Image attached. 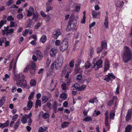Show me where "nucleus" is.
Returning a JSON list of instances; mask_svg holds the SVG:
<instances>
[{"instance_id": "nucleus-1", "label": "nucleus", "mask_w": 132, "mask_h": 132, "mask_svg": "<svg viewBox=\"0 0 132 132\" xmlns=\"http://www.w3.org/2000/svg\"><path fill=\"white\" fill-rule=\"evenodd\" d=\"M78 18V16H75L74 14H72L71 15L69 24L67 26V30H70L75 28L77 24V20Z\"/></svg>"}, {"instance_id": "nucleus-2", "label": "nucleus", "mask_w": 132, "mask_h": 132, "mask_svg": "<svg viewBox=\"0 0 132 132\" xmlns=\"http://www.w3.org/2000/svg\"><path fill=\"white\" fill-rule=\"evenodd\" d=\"M123 50L124 53H123L122 58L123 61L126 63L131 59L132 55L130 49L128 46H125Z\"/></svg>"}, {"instance_id": "nucleus-3", "label": "nucleus", "mask_w": 132, "mask_h": 132, "mask_svg": "<svg viewBox=\"0 0 132 132\" xmlns=\"http://www.w3.org/2000/svg\"><path fill=\"white\" fill-rule=\"evenodd\" d=\"M24 78L25 76L22 73L19 74H15V73L13 78L14 80L16 81L17 85H20V83H19L20 80L22 79H24Z\"/></svg>"}, {"instance_id": "nucleus-4", "label": "nucleus", "mask_w": 132, "mask_h": 132, "mask_svg": "<svg viewBox=\"0 0 132 132\" xmlns=\"http://www.w3.org/2000/svg\"><path fill=\"white\" fill-rule=\"evenodd\" d=\"M69 43L67 39H64L61 41V43L59 46L60 50L62 52L66 51L68 48Z\"/></svg>"}, {"instance_id": "nucleus-5", "label": "nucleus", "mask_w": 132, "mask_h": 132, "mask_svg": "<svg viewBox=\"0 0 132 132\" xmlns=\"http://www.w3.org/2000/svg\"><path fill=\"white\" fill-rule=\"evenodd\" d=\"M62 65L60 63L55 61L51 65V68L53 70H59L61 68Z\"/></svg>"}, {"instance_id": "nucleus-6", "label": "nucleus", "mask_w": 132, "mask_h": 132, "mask_svg": "<svg viewBox=\"0 0 132 132\" xmlns=\"http://www.w3.org/2000/svg\"><path fill=\"white\" fill-rule=\"evenodd\" d=\"M24 79H21L20 80L19 83H20V85H17L18 87L20 86L22 88H29L30 87L29 85H27L26 81L24 80Z\"/></svg>"}, {"instance_id": "nucleus-7", "label": "nucleus", "mask_w": 132, "mask_h": 132, "mask_svg": "<svg viewBox=\"0 0 132 132\" xmlns=\"http://www.w3.org/2000/svg\"><path fill=\"white\" fill-rule=\"evenodd\" d=\"M115 78V76L113 75V74L110 73H108V75H106L105 77L103 78L104 80L108 82L110 80L111 78L114 79Z\"/></svg>"}, {"instance_id": "nucleus-8", "label": "nucleus", "mask_w": 132, "mask_h": 132, "mask_svg": "<svg viewBox=\"0 0 132 132\" xmlns=\"http://www.w3.org/2000/svg\"><path fill=\"white\" fill-rule=\"evenodd\" d=\"M102 62L101 60H99L96 62V64H95V63H94V65L93 67V68H95V70L98 69L99 68L102 67Z\"/></svg>"}, {"instance_id": "nucleus-9", "label": "nucleus", "mask_w": 132, "mask_h": 132, "mask_svg": "<svg viewBox=\"0 0 132 132\" xmlns=\"http://www.w3.org/2000/svg\"><path fill=\"white\" fill-rule=\"evenodd\" d=\"M105 124L106 127V129L109 130L110 129V125L108 123V119L109 118L108 112L106 111L105 113Z\"/></svg>"}, {"instance_id": "nucleus-10", "label": "nucleus", "mask_w": 132, "mask_h": 132, "mask_svg": "<svg viewBox=\"0 0 132 132\" xmlns=\"http://www.w3.org/2000/svg\"><path fill=\"white\" fill-rule=\"evenodd\" d=\"M58 51L57 49L54 48H52L50 52V54L51 57H55L56 54L57 53Z\"/></svg>"}, {"instance_id": "nucleus-11", "label": "nucleus", "mask_w": 132, "mask_h": 132, "mask_svg": "<svg viewBox=\"0 0 132 132\" xmlns=\"http://www.w3.org/2000/svg\"><path fill=\"white\" fill-rule=\"evenodd\" d=\"M35 10L34 8L31 7H30L29 9L27 10V16H31L32 15L35 13Z\"/></svg>"}, {"instance_id": "nucleus-12", "label": "nucleus", "mask_w": 132, "mask_h": 132, "mask_svg": "<svg viewBox=\"0 0 132 132\" xmlns=\"http://www.w3.org/2000/svg\"><path fill=\"white\" fill-rule=\"evenodd\" d=\"M61 34L60 30H55L53 32V37L55 39H57Z\"/></svg>"}, {"instance_id": "nucleus-13", "label": "nucleus", "mask_w": 132, "mask_h": 132, "mask_svg": "<svg viewBox=\"0 0 132 132\" xmlns=\"http://www.w3.org/2000/svg\"><path fill=\"white\" fill-rule=\"evenodd\" d=\"M10 27L7 26V27H4V30L6 32V34L7 35L9 34H12L14 32V29H9Z\"/></svg>"}, {"instance_id": "nucleus-14", "label": "nucleus", "mask_w": 132, "mask_h": 132, "mask_svg": "<svg viewBox=\"0 0 132 132\" xmlns=\"http://www.w3.org/2000/svg\"><path fill=\"white\" fill-rule=\"evenodd\" d=\"M35 54L39 60H41L43 57L42 53L39 50H37L35 52Z\"/></svg>"}, {"instance_id": "nucleus-15", "label": "nucleus", "mask_w": 132, "mask_h": 132, "mask_svg": "<svg viewBox=\"0 0 132 132\" xmlns=\"http://www.w3.org/2000/svg\"><path fill=\"white\" fill-rule=\"evenodd\" d=\"M123 4V1H118L116 2L115 5L116 6V9L119 10V8L121 7L122 6Z\"/></svg>"}, {"instance_id": "nucleus-16", "label": "nucleus", "mask_w": 132, "mask_h": 132, "mask_svg": "<svg viewBox=\"0 0 132 132\" xmlns=\"http://www.w3.org/2000/svg\"><path fill=\"white\" fill-rule=\"evenodd\" d=\"M131 114V109H129L127 114L126 120L127 121H129L130 119Z\"/></svg>"}, {"instance_id": "nucleus-17", "label": "nucleus", "mask_w": 132, "mask_h": 132, "mask_svg": "<svg viewBox=\"0 0 132 132\" xmlns=\"http://www.w3.org/2000/svg\"><path fill=\"white\" fill-rule=\"evenodd\" d=\"M63 60V56L61 55H59L58 56L56 60L55 61L58 63H60L62 65Z\"/></svg>"}, {"instance_id": "nucleus-18", "label": "nucleus", "mask_w": 132, "mask_h": 132, "mask_svg": "<svg viewBox=\"0 0 132 132\" xmlns=\"http://www.w3.org/2000/svg\"><path fill=\"white\" fill-rule=\"evenodd\" d=\"M9 121L7 120L6 122L4 123H0V128L2 129L4 127H7L9 125Z\"/></svg>"}, {"instance_id": "nucleus-19", "label": "nucleus", "mask_w": 132, "mask_h": 132, "mask_svg": "<svg viewBox=\"0 0 132 132\" xmlns=\"http://www.w3.org/2000/svg\"><path fill=\"white\" fill-rule=\"evenodd\" d=\"M110 67V65L108 62L107 59H106L105 60L104 63V71H105L109 69Z\"/></svg>"}, {"instance_id": "nucleus-20", "label": "nucleus", "mask_w": 132, "mask_h": 132, "mask_svg": "<svg viewBox=\"0 0 132 132\" xmlns=\"http://www.w3.org/2000/svg\"><path fill=\"white\" fill-rule=\"evenodd\" d=\"M108 19V16H105L104 20V24L105 27V28H108L109 27Z\"/></svg>"}, {"instance_id": "nucleus-21", "label": "nucleus", "mask_w": 132, "mask_h": 132, "mask_svg": "<svg viewBox=\"0 0 132 132\" xmlns=\"http://www.w3.org/2000/svg\"><path fill=\"white\" fill-rule=\"evenodd\" d=\"M47 39L46 36L45 35H43L42 36L40 39V42L43 43H44Z\"/></svg>"}, {"instance_id": "nucleus-22", "label": "nucleus", "mask_w": 132, "mask_h": 132, "mask_svg": "<svg viewBox=\"0 0 132 132\" xmlns=\"http://www.w3.org/2000/svg\"><path fill=\"white\" fill-rule=\"evenodd\" d=\"M80 86V85L77 83H76L74 85L72 86L71 89L72 90L78 89H78L79 88Z\"/></svg>"}, {"instance_id": "nucleus-23", "label": "nucleus", "mask_w": 132, "mask_h": 132, "mask_svg": "<svg viewBox=\"0 0 132 132\" xmlns=\"http://www.w3.org/2000/svg\"><path fill=\"white\" fill-rule=\"evenodd\" d=\"M80 4H78L77 6L75 7L73 11L75 12H79L80 9Z\"/></svg>"}, {"instance_id": "nucleus-24", "label": "nucleus", "mask_w": 132, "mask_h": 132, "mask_svg": "<svg viewBox=\"0 0 132 132\" xmlns=\"http://www.w3.org/2000/svg\"><path fill=\"white\" fill-rule=\"evenodd\" d=\"M132 128V126L131 125H128L126 127L125 132H130Z\"/></svg>"}, {"instance_id": "nucleus-25", "label": "nucleus", "mask_w": 132, "mask_h": 132, "mask_svg": "<svg viewBox=\"0 0 132 132\" xmlns=\"http://www.w3.org/2000/svg\"><path fill=\"white\" fill-rule=\"evenodd\" d=\"M67 96L68 95L66 93H62L60 95V97L64 100H65Z\"/></svg>"}, {"instance_id": "nucleus-26", "label": "nucleus", "mask_w": 132, "mask_h": 132, "mask_svg": "<svg viewBox=\"0 0 132 132\" xmlns=\"http://www.w3.org/2000/svg\"><path fill=\"white\" fill-rule=\"evenodd\" d=\"M100 14V12L97 13V12L94 10H92V15L93 18H96L97 15Z\"/></svg>"}, {"instance_id": "nucleus-27", "label": "nucleus", "mask_w": 132, "mask_h": 132, "mask_svg": "<svg viewBox=\"0 0 132 132\" xmlns=\"http://www.w3.org/2000/svg\"><path fill=\"white\" fill-rule=\"evenodd\" d=\"M33 105L32 102L31 101H29L27 104V107L28 108L27 109L28 110H30L31 109Z\"/></svg>"}, {"instance_id": "nucleus-28", "label": "nucleus", "mask_w": 132, "mask_h": 132, "mask_svg": "<svg viewBox=\"0 0 132 132\" xmlns=\"http://www.w3.org/2000/svg\"><path fill=\"white\" fill-rule=\"evenodd\" d=\"M5 97H2L0 100V107L2 106L4 104L5 101Z\"/></svg>"}, {"instance_id": "nucleus-29", "label": "nucleus", "mask_w": 132, "mask_h": 132, "mask_svg": "<svg viewBox=\"0 0 132 132\" xmlns=\"http://www.w3.org/2000/svg\"><path fill=\"white\" fill-rule=\"evenodd\" d=\"M92 119L91 117L90 116H87L84 118L82 120L83 121H84L85 122H87L90 121H92Z\"/></svg>"}, {"instance_id": "nucleus-30", "label": "nucleus", "mask_w": 132, "mask_h": 132, "mask_svg": "<svg viewBox=\"0 0 132 132\" xmlns=\"http://www.w3.org/2000/svg\"><path fill=\"white\" fill-rule=\"evenodd\" d=\"M91 65L90 62L89 61H87L85 62L84 66L85 69H87L89 68Z\"/></svg>"}, {"instance_id": "nucleus-31", "label": "nucleus", "mask_w": 132, "mask_h": 132, "mask_svg": "<svg viewBox=\"0 0 132 132\" xmlns=\"http://www.w3.org/2000/svg\"><path fill=\"white\" fill-rule=\"evenodd\" d=\"M70 124L69 122H64L61 125V127L62 128L66 127Z\"/></svg>"}, {"instance_id": "nucleus-32", "label": "nucleus", "mask_w": 132, "mask_h": 132, "mask_svg": "<svg viewBox=\"0 0 132 132\" xmlns=\"http://www.w3.org/2000/svg\"><path fill=\"white\" fill-rule=\"evenodd\" d=\"M102 48H107V43L105 41H103L101 43V47Z\"/></svg>"}, {"instance_id": "nucleus-33", "label": "nucleus", "mask_w": 132, "mask_h": 132, "mask_svg": "<svg viewBox=\"0 0 132 132\" xmlns=\"http://www.w3.org/2000/svg\"><path fill=\"white\" fill-rule=\"evenodd\" d=\"M69 71L67 72L65 76V78L68 79L69 76V74L72 71V69L71 68H69Z\"/></svg>"}, {"instance_id": "nucleus-34", "label": "nucleus", "mask_w": 132, "mask_h": 132, "mask_svg": "<svg viewBox=\"0 0 132 132\" xmlns=\"http://www.w3.org/2000/svg\"><path fill=\"white\" fill-rule=\"evenodd\" d=\"M61 43V41L60 40L57 39L56 40L55 42V44L56 46H60V45Z\"/></svg>"}, {"instance_id": "nucleus-35", "label": "nucleus", "mask_w": 132, "mask_h": 132, "mask_svg": "<svg viewBox=\"0 0 132 132\" xmlns=\"http://www.w3.org/2000/svg\"><path fill=\"white\" fill-rule=\"evenodd\" d=\"M75 61V60L73 59L71 60L69 63V65L71 68H72L74 67Z\"/></svg>"}, {"instance_id": "nucleus-36", "label": "nucleus", "mask_w": 132, "mask_h": 132, "mask_svg": "<svg viewBox=\"0 0 132 132\" xmlns=\"http://www.w3.org/2000/svg\"><path fill=\"white\" fill-rule=\"evenodd\" d=\"M6 20H2L0 21V28L4 24L6 23Z\"/></svg>"}, {"instance_id": "nucleus-37", "label": "nucleus", "mask_w": 132, "mask_h": 132, "mask_svg": "<svg viewBox=\"0 0 132 132\" xmlns=\"http://www.w3.org/2000/svg\"><path fill=\"white\" fill-rule=\"evenodd\" d=\"M48 100V97L45 96H42V100L43 102H45L47 101Z\"/></svg>"}, {"instance_id": "nucleus-38", "label": "nucleus", "mask_w": 132, "mask_h": 132, "mask_svg": "<svg viewBox=\"0 0 132 132\" xmlns=\"http://www.w3.org/2000/svg\"><path fill=\"white\" fill-rule=\"evenodd\" d=\"M100 113V111H97L96 110H95L93 113V116L94 117H96Z\"/></svg>"}, {"instance_id": "nucleus-39", "label": "nucleus", "mask_w": 132, "mask_h": 132, "mask_svg": "<svg viewBox=\"0 0 132 132\" xmlns=\"http://www.w3.org/2000/svg\"><path fill=\"white\" fill-rule=\"evenodd\" d=\"M21 121L23 123H25L27 122L26 118L24 116H23L21 118Z\"/></svg>"}, {"instance_id": "nucleus-40", "label": "nucleus", "mask_w": 132, "mask_h": 132, "mask_svg": "<svg viewBox=\"0 0 132 132\" xmlns=\"http://www.w3.org/2000/svg\"><path fill=\"white\" fill-rule=\"evenodd\" d=\"M61 87L62 89L63 90L69 89L68 87H67L66 84L63 83L61 85Z\"/></svg>"}, {"instance_id": "nucleus-41", "label": "nucleus", "mask_w": 132, "mask_h": 132, "mask_svg": "<svg viewBox=\"0 0 132 132\" xmlns=\"http://www.w3.org/2000/svg\"><path fill=\"white\" fill-rule=\"evenodd\" d=\"M97 101V99L96 98H91L89 100V102L93 103L94 102H95L96 101Z\"/></svg>"}, {"instance_id": "nucleus-42", "label": "nucleus", "mask_w": 132, "mask_h": 132, "mask_svg": "<svg viewBox=\"0 0 132 132\" xmlns=\"http://www.w3.org/2000/svg\"><path fill=\"white\" fill-rule=\"evenodd\" d=\"M49 114L47 113H45L43 115V117L45 119L49 117Z\"/></svg>"}, {"instance_id": "nucleus-43", "label": "nucleus", "mask_w": 132, "mask_h": 132, "mask_svg": "<svg viewBox=\"0 0 132 132\" xmlns=\"http://www.w3.org/2000/svg\"><path fill=\"white\" fill-rule=\"evenodd\" d=\"M82 78V76L81 74L78 75L76 77V79L78 80H80Z\"/></svg>"}, {"instance_id": "nucleus-44", "label": "nucleus", "mask_w": 132, "mask_h": 132, "mask_svg": "<svg viewBox=\"0 0 132 132\" xmlns=\"http://www.w3.org/2000/svg\"><path fill=\"white\" fill-rule=\"evenodd\" d=\"M33 17L32 19H34L35 21H37L38 20V15L37 14H34Z\"/></svg>"}, {"instance_id": "nucleus-45", "label": "nucleus", "mask_w": 132, "mask_h": 132, "mask_svg": "<svg viewBox=\"0 0 132 132\" xmlns=\"http://www.w3.org/2000/svg\"><path fill=\"white\" fill-rule=\"evenodd\" d=\"M5 77L3 78V80L5 81H7V79L9 78L10 77V76L8 74H6L5 75Z\"/></svg>"}, {"instance_id": "nucleus-46", "label": "nucleus", "mask_w": 132, "mask_h": 132, "mask_svg": "<svg viewBox=\"0 0 132 132\" xmlns=\"http://www.w3.org/2000/svg\"><path fill=\"white\" fill-rule=\"evenodd\" d=\"M103 49L102 47H97L96 49L97 53H100L103 50Z\"/></svg>"}, {"instance_id": "nucleus-47", "label": "nucleus", "mask_w": 132, "mask_h": 132, "mask_svg": "<svg viewBox=\"0 0 132 132\" xmlns=\"http://www.w3.org/2000/svg\"><path fill=\"white\" fill-rule=\"evenodd\" d=\"M115 116V113L114 112H112L110 113V118L111 119H113Z\"/></svg>"}, {"instance_id": "nucleus-48", "label": "nucleus", "mask_w": 132, "mask_h": 132, "mask_svg": "<svg viewBox=\"0 0 132 132\" xmlns=\"http://www.w3.org/2000/svg\"><path fill=\"white\" fill-rule=\"evenodd\" d=\"M14 3L13 0H9L8 1L7 3V5L9 6L10 5Z\"/></svg>"}, {"instance_id": "nucleus-49", "label": "nucleus", "mask_w": 132, "mask_h": 132, "mask_svg": "<svg viewBox=\"0 0 132 132\" xmlns=\"http://www.w3.org/2000/svg\"><path fill=\"white\" fill-rule=\"evenodd\" d=\"M80 69L79 65H76L75 68V71L77 73H78L79 72V70Z\"/></svg>"}, {"instance_id": "nucleus-50", "label": "nucleus", "mask_w": 132, "mask_h": 132, "mask_svg": "<svg viewBox=\"0 0 132 132\" xmlns=\"http://www.w3.org/2000/svg\"><path fill=\"white\" fill-rule=\"evenodd\" d=\"M6 40V38L4 37L0 38V41L2 43H4Z\"/></svg>"}, {"instance_id": "nucleus-51", "label": "nucleus", "mask_w": 132, "mask_h": 132, "mask_svg": "<svg viewBox=\"0 0 132 132\" xmlns=\"http://www.w3.org/2000/svg\"><path fill=\"white\" fill-rule=\"evenodd\" d=\"M20 123L18 120L15 123V125L14 126V128L15 129H16L19 126Z\"/></svg>"}, {"instance_id": "nucleus-52", "label": "nucleus", "mask_w": 132, "mask_h": 132, "mask_svg": "<svg viewBox=\"0 0 132 132\" xmlns=\"http://www.w3.org/2000/svg\"><path fill=\"white\" fill-rule=\"evenodd\" d=\"M113 99H112L111 100H110L107 103V104L109 106H111L112 104H113Z\"/></svg>"}, {"instance_id": "nucleus-53", "label": "nucleus", "mask_w": 132, "mask_h": 132, "mask_svg": "<svg viewBox=\"0 0 132 132\" xmlns=\"http://www.w3.org/2000/svg\"><path fill=\"white\" fill-rule=\"evenodd\" d=\"M32 114L31 113H30L29 114H26L25 115V116L26 118L31 119V117Z\"/></svg>"}, {"instance_id": "nucleus-54", "label": "nucleus", "mask_w": 132, "mask_h": 132, "mask_svg": "<svg viewBox=\"0 0 132 132\" xmlns=\"http://www.w3.org/2000/svg\"><path fill=\"white\" fill-rule=\"evenodd\" d=\"M30 84L32 86H35L36 84V81L34 80H32L30 82Z\"/></svg>"}, {"instance_id": "nucleus-55", "label": "nucleus", "mask_w": 132, "mask_h": 132, "mask_svg": "<svg viewBox=\"0 0 132 132\" xmlns=\"http://www.w3.org/2000/svg\"><path fill=\"white\" fill-rule=\"evenodd\" d=\"M86 85H83L81 87L80 86L79 88L78 89L79 90H82L85 89L86 87Z\"/></svg>"}, {"instance_id": "nucleus-56", "label": "nucleus", "mask_w": 132, "mask_h": 132, "mask_svg": "<svg viewBox=\"0 0 132 132\" xmlns=\"http://www.w3.org/2000/svg\"><path fill=\"white\" fill-rule=\"evenodd\" d=\"M7 20L8 21H12L14 20V19L11 15H10L8 16Z\"/></svg>"}, {"instance_id": "nucleus-57", "label": "nucleus", "mask_w": 132, "mask_h": 132, "mask_svg": "<svg viewBox=\"0 0 132 132\" xmlns=\"http://www.w3.org/2000/svg\"><path fill=\"white\" fill-rule=\"evenodd\" d=\"M36 68V63L35 62H33L32 63L31 67L30 69H35Z\"/></svg>"}, {"instance_id": "nucleus-58", "label": "nucleus", "mask_w": 132, "mask_h": 132, "mask_svg": "<svg viewBox=\"0 0 132 132\" xmlns=\"http://www.w3.org/2000/svg\"><path fill=\"white\" fill-rule=\"evenodd\" d=\"M69 68H70L67 67H64L62 71V73H65L67 71V70L68 69H69Z\"/></svg>"}, {"instance_id": "nucleus-59", "label": "nucleus", "mask_w": 132, "mask_h": 132, "mask_svg": "<svg viewBox=\"0 0 132 132\" xmlns=\"http://www.w3.org/2000/svg\"><path fill=\"white\" fill-rule=\"evenodd\" d=\"M57 84V82L56 80L54 79H52V80L51 83L50 84V86H53V85L54 84Z\"/></svg>"}, {"instance_id": "nucleus-60", "label": "nucleus", "mask_w": 132, "mask_h": 132, "mask_svg": "<svg viewBox=\"0 0 132 132\" xmlns=\"http://www.w3.org/2000/svg\"><path fill=\"white\" fill-rule=\"evenodd\" d=\"M28 29H26L25 31L23 32L22 33V35L24 36H26L28 34Z\"/></svg>"}, {"instance_id": "nucleus-61", "label": "nucleus", "mask_w": 132, "mask_h": 132, "mask_svg": "<svg viewBox=\"0 0 132 132\" xmlns=\"http://www.w3.org/2000/svg\"><path fill=\"white\" fill-rule=\"evenodd\" d=\"M32 38L35 40H37V36L36 35H31L29 37V38Z\"/></svg>"}, {"instance_id": "nucleus-62", "label": "nucleus", "mask_w": 132, "mask_h": 132, "mask_svg": "<svg viewBox=\"0 0 132 132\" xmlns=\"http://www.w3.org/2000/svg\"><path fill=\"white\" fill-rule=\"evenodd\" d=\"M18 117V114H16L14 115L12 118V120L13 121H15L17 119Z\"/></svg>"}, {"instance_id": "nucleus-63", "label": "nucleus", "mask_w": 132, "mask_h": 132, "mask_svg": "<svg viewBox=\"0 0 132 132\" xmlns=\"http://www.w3.org/2000/svg\"><path fill=\"white\" fill-rule=\"evenodd\" d=\"M23 14L21 13H20L18 14L17 15V17L18 19H21L23 18Z\"/></svg>"}, {"instance_id": "nucleus-64", "label": "nucleus", "mask_w": 132, "mask_h": 132, "mask_svg": "<svg viewBox=\"0 0 132 132\" xmlns=\"http://www.w3.org/2000/svg\"><path fill=\"white\" fill-rule=\"evenodd\" d=\"M15 23L13 21H11L10 22V26L11 27H14Z\"/></svg>"}]
</instances>
